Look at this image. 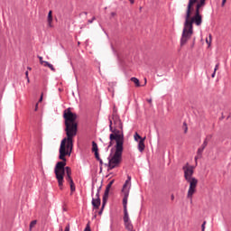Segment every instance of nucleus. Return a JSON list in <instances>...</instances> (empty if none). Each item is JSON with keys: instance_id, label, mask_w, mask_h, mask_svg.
I'll use <instances>...</instances> for the list:
<instances>
[{"instance_id": "ddd939ff", "label": "nucleus", "mask_w": 231, "mask_h": 231, "mask_svg": "<svg viewBox=\"0 0 231 231\" xmlns=\"http://www.w3.org/2000/svg\"><path fill=\"white\" fill-rule=\"evenodd\" d=\"M203 151H205L204 148L199 147L197 151V156L195 157V162H198V160H199V158H201L203 156Z\"/></svg>"}, {"instance_id": "e433bc0d", "label": "nucleus", "mask_w": 231, "mask_h": 231, "mask_svg": "<svg viewBox=\"0 0 231 231\" xmlns=\"http://www.w3.org/2000/svg\"><path fill=\"white\" fill-rule=\"evenodd\" d=\"M212 79H214V77H216V71L213 72V74L211 75Z\"/></svg>"}, {"instance_id": "c85d7f7f", "label": "nucleus", "mask_w": 231, "mask_h": 231, "mask_svg": "<svg viewBox=\"0 0 231 231\" xmlns=\"http://www.w3.org/2000/svg\"><path fill=\"white\" fill-rule=\"evenodd\" d=\"M217 69H219V64L216 65L214 71L216 72V71H217Z\"/></svg>"}, {"instance_id": "7c9ffc66", "label": "nucleus", "mask_w": 231, "mask_h": 231, "mask_svg": "<svg viewBox=\"0 0 231 231\" xmlns=\"http://www.w3.org/2000/svg\"><path fill=\"white\" fill-rule=\"evenodd\" d=\"M110 15L111 17H116V14L115 12H112Z\"/></svg>"}, {"instance_id": "473e14b6", "label": "nucleus", "mask_w": 231, "mask_h": 231, "mask_svg": "<svg viewBox=\"0 0 231 231\" xmlns=\"http://www.w3.org/2000/svg\"><path fill=\"white\" fill-rule=\"evenodd\" d=\"M226 0H222V6H225Z\"/></svg>"}, {"instance_id": "1a4fd4ad", "label": "nucleus", "mask_w": 231, "mask_h": 231, "mask_svg": "<svg viewBox=\"0 0 231 231\" xmlns=\"http://www.w3.org/2000/svg\"><path fill=\"white\" fill-rule=\"evenodd\" d=\"M38 59H39L40 64H42V66H44L45 68H49L51 71H55V68L51 65V63H50L48 61H44L42 60V56H38Z\"/></svg>"}, {"instance_id": "4be33fe9", "label": "nucleus", "mask_w": 231, "mask_h": 231, "mask_svg": "<svg viewBox=\"0 0 231 231\" xmlns=\"http://www.w3.org/2000/svg\"><path fill=\"white\" fill-rule=\"evenodd\" d=\"M208 145V141L207 139L204 140L202 145L200 146L202 149H205Z\"/></svg>"}, {"instance_id": "ea45409f", "label": "nucleus", "mask_w": 231, "mask_h": 231, "mask_svg": "<svg viewBox=\"0 0 231 231\" xmlns=\"http://www.w3.org/2000/svg\"><path fill=\"white\" fill-rule=\"evenodd\" d=\"M27 69H28L29 71H32V68H31V67H28Z\"/></svg>"}, {"instance_id": "f03ea898", "label": "nucleus", "mask_w": 231, "mask_h": 231, "mask_svg": "<svg viewBox=\"0 0 231 231\" xmlns=\"http://www.w3.org/2000/svg\"><path fill=\"white\" fill-rule=\"evenodd\" d=\"M199 1V0H189L186 9L184 28L180 38L181 47L185 46L187 42H189V40L190 39V37H192V33H194V22L192 21V15H194V12L196 10L194 9V5H198Z\"/></svg>"}, {"instance_id": "a878e982", "label": "nucleus", "mask_w": 231, "mask_h": 231, "mask_svg": "<svg viewBox=\"0 0 231 231\" xmlns=\"http://www.w3.org/2000/svg\"><path fill=\"white\" fill-rule=\"evenodd\" d=\"M205 225H207V221H204L201 226L202 231H205Z\"/></svg>"}, {"instance_id": "412c9836", "label": "nucleus", "mask_w": 231, "mask_h": 231, "mask_svg": "<svg viewBox=\"0 0 231 231\" xmlns=\"http://www.w3.org/2000/svg\"><path fill=\"white\" fill-rule=\"evenodd\" d=\"M134 138L135 142H138V140H143V137L140 136V134H138V133H135V134L134 135Z\"/></svg>"}, {"instance_id": "cd10ccee", "label": "nucleus", "mask_w": 231, "mask_h": 231, "mask_svg": "<svg viewBox=\"0 0 231 231\" xmlns=\"http://www.w3.org/2000/svg\"><path fill=\"white\" fill-rule=\"evenodd\" d=\"M84 231H91V228L89 227V225H87V226H86Z\"/></svg>"}, {"instance_id": "bb28decb", "label": "nucleus", "mask_w": 231, "mask_h": 231, "mask_svg": "<svg viewBox=\"0 0 231 231\" xmlns=\"http://www.w3.org/2000/svg\"><path fill=\"white\" fill-rule=\"evenodd\" d=\"M97 18L95 16H93V18L91 20H88V23L91 24L93 23V21H95Z\"/></svg>"}, {"instance_id": "0eeeda50", "label": "nucleus", "mask_w": 231, "mask_h": 231, "mask_svg": "<svg viewBox=\"0 0 231 231\" xmlns=\"http://www.w3.org/2000/svg\"><path fill=\"white\" fill-rule=\"evenodd\" d=\"M115 183V180H111L105 190L104 196H103V204H102V210H104V208L106 207V204L107 203V198H109V190H111V187H113V184Z\"/></svg>"}, {"instance_id": "c03bdc74", "label": "nucleus", "mask_w": 231, "mask_h": 231, "mask_svg": "<svg viewBox=\"0 0 231 231\" xmlns=\"http://www.w3.org/2000/svg\"><path fill=\"white\" fill-rule=\"evenodd\" d=\"M113 113H116V108H114V111H113Z\"/></svg>"}, {"instance_id": "f257e3e1", "label": "nucleus", "mask_w": 231, "mask_h": 231, "mask_svg": "<svg viewBox=\"0 0 231 231\" xmlns=\"http://www.w3.org/2000/svg\"><path fill=\"white\" fill-rule=\"evenodd\" d=\"M63 118L65 120V132L67 137L62 139L60 146V160L62 162H57L54 172L56 174V180H58L60 189H62L64 183V174H67L66 180L70 185L71 192H75V182L71 178V168L66 167V156H71L73 151V138L77 136L79 131V124L77 118L79 116L71 112V108L64 110Z\"/></svg>"}, {"instance_id": "2f4dec72", "label": "nucleus", "mask_w": 231, "mask_h": 231, "mask_svg": "<svg viewBox=\"0 0 231 231\" xmlns=\"http://www.w3.org/2000/svg\"><path fill=\"white\" fill-rule=\"evenodd\" d=\"M37 109H39V104L37 103L34 108V111H37Z\"/></svg>"}, {"instance_id": "4c0bfd02", "label": "nucleus", "mask_w": 231, "mask_h": 231, "mask_svg": "<svg viewBox=\"0 0 231 231\" xmlns=\"http://www.w3.org/2000/svg\"><path fill=\"white\" fill-rule=\"evenodd\" d=\"M131 5H134V0H129Z\"/></svg>"}, {"instance_id": "9b49d317", "label": "nucleus", "mask_w": 231, "mask_h": 231, "mask_svg": "<svg viewBox=\"0 0 231 231\" xmlns=\"http://www.w3.org/2000/svg\"><path fill=\"white\" fill-rule=\"evenodd\" d=\"M124 194L123 207H127V199H129V189H122Z\"/></svg>"}, {"instance_id": "20e7f679", "label": "nucleus", "mask_w": 231, "mask_h": 231, "mask_svg": "<svg viewBox=\"0 0 231 231\" xmlns=\"http://www.w3.org/2000/svg\"><path fill=\"white\" fill-rule=\"evenodd\" d=\"M182 171L184 172V179L187 183H189V189L187 193V199H189V202L192 203V198L196 194V190L198 189V179L194 177V167L189 163H186L182 167Z\"/></svg>"}, {"instance_id": "a211bd4d", "label": "nucleus", "mask_w": 231, "mask_h": 231, "mask_svg": "<svg viewBox=\"0 0 231 231\" xmlns=\"http://www.w3.org/2000/svg\"><path fill=\"white\" fill-rule=\"evenodd\" d=\"M92 152H98V144L95 141L92 142Z\"/></svg>"}, {"instance_id": "39448f33", "label": "nucleus", "mask_w": 231, "mask_h": 231, "mask_svg": "<svg viewBox=\"0 0 231 231\" xmlns=\"http://www.w3.org/2000/svg\"><path fill=\"white\" fill-rule=\"evenodd\" d=\"M124 151V142H116V152L114 154H110L107 158V163H105L106 167H108V171H113L116 167H120L122 163V152Z\"/></svg>"}, {"instance_id": "2eb2a0df", "label": "nucleus", "mask_w": 231, "mask_h": 231, "mask_svg": "<svg viewBox=\"0 0 231 231\" xmlns=\"http://www.w3.org/2000/svg\"><path fill=\"white\" fill-rule=\"evenodd\" d=\"M92 205L94 208H98L100 207V199H93Z\"/></svg>"}, {"instance_id": "dca6fc26", "label": "nucleus", "mask_w": 231, "mask_h": 231, "mask_svg": "<svg viewBox=\"0 0 231 231\" xmlns=\"http://www.w3.org/2000/svg\"><path fill=\"white\" fill-rule=\"evenodd\" d=\"M124 207V217L123 219L129 218V211L127 210V206H123Z\"/></svg>"}, {"instance_id": "49530a36", "label": "nucleus", "mask_w": 231, "mask_h": 231, "mask_svg": "<svg viewBox=\"0 0 231 231\" xmlns=\"http://www.w3.org/2000/svg\"><path fill=\"white\" fill-rule=\"evenodd\" d=\"M99 214H102V209L99 211Z\"/></svg>"}, {"instance_id": "6ab92c4d", "label": "nucleus", "mask_w": 231, "mask_h": 231, "mask_svg": "<svg viewBox=\"0 0 231 231\" xmlns=\"http://www.w3.org/2000/svg\"><path fill=\"white\" fill-rule=\"evenodd\" d=\"M102 189V186L97 187V191L96 193V199H100V189Z\"/></svg>"}, {"instance_id": "a18cd8bd", "label": "nucleus", "mask_w": 231, "mask_h": 231, "mask_svg": "<svg viewBox=\"0 0 231 231\" xmlns=\"http://www.w3.org/2000/svg\"><path fill=\"white\" fill-rule=\"evenodd\" d=\"M171 199H174V195H171Z\"/></svg>"}, {"instance_id": "72a5a7b5", "label": "nucleus", "mask_w": 231, "mask_h": 231, "mask_svg": "<svg viewBox=\"0 0 231 231\" xmlns=\"http://www.w3.org/2000/svg\"><path fill=\"white\" fill-rule=\"evenodd\" d=\"M98 162H99L100 165L104 164V162L101 159H99Z\"/></svg>"}, {"instance_id": "f3484780", "label": "nucleus", "mask_w": 231, "mask_h": 231, "mask_svg": "<svg viewBox=\"0 0 231 231\" xmlns=\"http://www.w3.org/2000/svg\"><path fill=\"white\" fill-rule=\"evenodd\" d=\"M131 82L135 84L136 88H140V79L137 78H131Z\"/></svg>"}, {"instance_id": "4468645a", "label": "nucleus", "mask_w": 231, "mask_h": 231, "mask_svg": "<svg viewBox=\"0 0 231 231\" xmlns=\"http://www.w3.org/2000/svg\"><path fill=\"white\" fill-rule=\"evenodd\" d=\"M131 189V177L128 176V180H125V183L123 186V189L129 190Z\"/></svg>"}, {"instance_id": "b1692460", "label": "nucleus", "mask_w": 231, "mask_h": 231, "mask_svg": "<svg viewBox=\"0 0 231 231\" xmlns=\"http://www.w3.org/2000/svg\"><path fill=\"white\" fill-rule=\"evenodd\" d=\"M183 127H184V133L187 134L189 131V127L187 126V123H183Z\"/></svg>"}, {"instance_id": "aec40b11", "label": "nucleus", "mask_w": 231, "mask_h": 231, "mask_svg": "<svg viewBox=\"0 0 231 231\" xmlns=\"http://www.w3.org/2000/svg\"><path fill=\"white\" fill-rule=\"evenodd\" d=\"M206 42H207V44H208V46H210V44H212V34L208 35V38L206 39Z\"/></svg>"}, {"instance_id": "7ed1b4c3", "label": "nucleus", "mask_w": 231, "mask_h": 231, "mask_svg": "<svg viewBox=\"0 0 231 231\" xmlns=\"http://www.w3.org/2000/svg\"><path fill=\"white\" fill-rule=\"evenodd\" d=\"M109 129L112 132L109 135V147H113L115 145V142H124V125L122 124V120H120V116L116 112L112 114V118H109Z\"/></svg>"}, {"instance_id": "c756f323", "label": "nucleus", "mask_w": 231, "mask_h": 231, "mask_svg": "<svg viewBox=\"0 0 231 231\" xmlns=\"http://www.w3.org/2000/svg\"><path fill=\"white\" fill-rule=\"evenodd\" d=\"M64 231H69V224H68L64 229Z\"/></svg>"}, {"instance_id": "9d476101", "label": "nucleus", "mask_w": 231, "mask_h": 231, "mask_svg": "<svg viewBox=\"0 0 231 231\" xmlns=\"http://www.w3.org/2000/svg\"><path fill=\"white\" fill-rule=\"evenodd\" d=\"M145 139H146V137H143L138 143V151H139V152H143V151H145Z\"/></svg>"}, {"instance_id": "f8f14e48", "label": "nucleus", "mask_w": 231, "mask_h": 231, "mask_svg": "<svg viewBox=\"0 0 231 231\" xmlns=\"http://www.w3.org/2000/svg\"><path fill=\"white\" fill-rule=\"evenodd\" d=\"M52 12L50 11L49 14H48V18H47V22H48V24L50 26V28H51L53 26L52 23H53V15H52Z\"/></svg>"}, {"instance_id": "423d86ee", "label": "nucleus", "mask_w": 231, "mask_h": 231, "mask_svg": "<svg viewBox=\"0 0 231 231\" xmlns=\"http://www.w3.org/2000/svg\"><path fill=\"white\" fill-rule=\"evenodd\" d=\"M207 0H199V3L195 6V11L192 15L191 21L194 22L196 26H201L203 24V15H201V10L205 7Z\"/></svg>"}, {"instance_id": "6e6552de", "label": "nucleus", "mask_w": 231, "mask_h": 231, "mask_svg": "<svg viewBox=\"0 0 231 231\" xmlns=\"http://www.w3.org/2000/svg\"><path fill=\"white\" fill-rule=\"evenodd\" d=\"M125 228L128 231H132L134 226H133V222L131 221V217L128 218H123Z\"/></svg>"}, {"instance_id": "c9c22d12", "label": "nucleus", "mask_w": 231, "mask_h": 231, "mask_svg": "<svg viewBox=\"0 0 231 231\" xmlns=\"http://www.w3.org/2000/svg\"><path fill=\"white\" fill-rule=\"evenodd\" d=\"M30 77H28V71L25 72V79H29Z\"/></svg>"}, {"instance_id": "5701e85b", "label": "nucleus", "mask_w": 231, "mask_h": 231, "mask_svg": "<svg viewBox=\"0 0 231 231\" xmlns=\"http://www.w3.org/2000/svg\"><path fill=\"white\" fill-rule=\"evenodd\" d=\"M35 225H37V220H33L31 222L30 224V230L32 231V228H33V226H35Z\"/></svg>"}, {"instance_id": "393cba45", "label": "nucleus", "mask_w": 231, "mask_h": 231, "mask_svg": "<svg viewBox=\"0 0 231 231\" xmlns=\"http://www.w3.org/2000/svg\"><path fill=\"white\" fill-rule=\"evenodd\" d=\"M95 152V157L98 161L100 160V155L98 154V152Z\"/></svg>"}, {"instance_id": "79ce46f5", "label": "nucleus", "mask_w": 231, "mask_h": 231, "mask_svg": "<svg viewBox=\"0 0 231 231\" xmlns=\"http://www.w3.org/2000/svg\"><path fill=\"white\" fill-rule=\"evenodd\" d=\"M144 84H147V79H144Z\"/></svg>"}, {"instance_id": "a19ab883", "label": "nucleus", "mask_w": 231, "mask_h": 231, "mask_svg": "<svg viewBox=\"0 0 231 231\" xmlns=\"http://www.w3.org/2000/svg\"><path fill=\"white\" fill-rule=\"evenodd\" d=\"M26 79H27L28 84H30V78H28Z\"/></svg>"}, {"instance_id": "58836bf2", "label": "nucleus", "mask_w": 231, "mask_h": 231, "mask_svg": "<svg viewBox=\"0 0 231 231\" xmlns=\"http://www.w3.org/2000/svg\"><path fill=\"white\" fill-rule=\"evenodd\" d=\"M147 102L151 104L152 102V99H147Z\"/></svg>"}, {"instance_id": "37998d69", "label": "nucleus", "mask_w": 231, "mask_h": 231, "mask_svg": "<svg viewBox=\"0 0 231 231\" xmlns=\"http://www.w3.org/2000/svg\"><path fill=\"white\" fill-rule=\"evenodd\" d=\"M63 229H62V226H60V230L59 231H62Z\"/></svg>"}, {"instance_id": "f704fd0d", "label": "nucleus", "mask_w": 231, "mask_h": 231, "mask_svg": "<svg viewBox=\"0 0 231 231\" xmlns=\"http://www.w3.org/2000/svg\"><path fill=\"white\" fill-rule=\"evenodd\" d=\"M42 97H43V94H42L40 99H39V102H42Z\"/></svg>"}]
</instances>
